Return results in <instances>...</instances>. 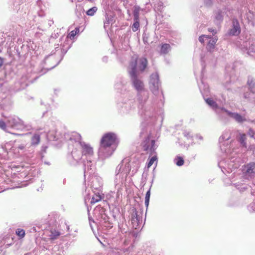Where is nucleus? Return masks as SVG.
<instances>
[{"mask_svg":"<svg viewBox=\"0 0 255 255\" xmlns=\"http://www.w3.org/2000/svg\"><path fill=\"white\" fill-rule=\"evenodd\" d=\"M116 139L115 134L111 132L107 133L103 136L101 140V146L104 148L110 147L115 143Z\"/></svg>","mask_w":255,"mask_h":255,"instance_id":"1","label":"nucleus"},{"mask_svg":"<svg viewBox=\"0 0 255 255\" xmlns=\"http://www.w3.org/2000/svg\"><path fill=\"white\" fill-rule=\"evenodd\" d=\"M155 141L154 140L150 141V137L148 136L141 144L142 149L144 151H150V154L154 152Z\"/></svg>","mask_w":255,"mask_h":255,"instance_id":"2","label":"nucleus"},{"mask_svg":"<svg viewBox=\"0 0 255 255\" xmlns=\"http://www.w3.org/2000/svg\"><path fill=\"white\" fill-rule=\"evenodd\" d=\"M132 84L134 89L138 92L144 90V85L143 82L138 78L137 75L130 76Z\"/></svg>","mask_w":255,"mask_h":255,"instance_id":"3","label":"nucleus"},{"mask_svg":"<svg viewBox=\"0 0 255 255\" xmlns=\"http://www.w3.org/2000/svg\"><path fill=\"white\" fill-rule=\"evenodd\" d=\"M79 143L81 147V152L82 155L89 156L93 155V148L91 146L90 144L82 141H80Z\"/></svg>","mask_w":255,"mask_h":255,"instance_id":"4","label":"nucleus"},{"mask_svg":"<svg viewBox=\"0 0 255 255\" xmlns=\"http://www.w3.org/2000/svg\"><path fill=\"white\" fill-rule=\"evenodd\" d=\"M244 173L246 176L253 177L255 174V162H250L244 166Z\"/></svg>","mask_w":255,"mask_h":255,"instance_id":"5","label":"nucleus"},{"mask_svg":"<svg viewBox=\"0 0 255 255\" xmlns=\"http://www.w3.org/2000/svg\"><path fill=\"white\" fill-rule=\"evenodd\" d=\"M138 56L137 55L133 56L131 61L129 64V68L130 70L129 71L130 76H134L136 74V66Z\"/></svg>","mask_w":255,"mask_h":255,"instance_id":"6","label":"nucleus"},{"mask_svg":"<svg viewBox=\"0 0 255 255\" xmlns=\"http://www.w3.org/2000/svg\"><path fill=\"white\" fill-rule=\"evenodd\" d=\"M140 221V217L137 215L136 209L133 208L131 211V222L133 227L136 229L139 225Z\"/></svg>","mask_w":255,"mask_h":255,"instance_id":"7","label":"nucleus"},{"mask_svg":"<svg viewBox=\"0 0 255 255\" xmlns=\"http://www.w3.org/2000/svg\"><path fill=\"white\" fill-rule=\"evenodd\" d=\"M150 89L153 92H156L159 89V77L157 75H152L150 79Z\"/></svg>","mask_w":255,"mask_h":255,"instance_id":"8","label":"nucleus"},{"mask_svg":"<svg viewBox=\"0 0 255 255\" xmlns=\"http://www.w3.org/2000/svg\"><path fill=\"white\" fill-rule=\"evenodd\" d=\"M98 220L99 221V223L105 227L111 228V224L108 221V217L105 213H99L97 216Z\"/></svg>","mask_w":255,"mask_h":255,"instance_id":"9","label":"nucleus"},{"mask_svg":"<svg viewBox=\"0 0 255 255\" xmlns=\"http://www.w3.org/2000/svg\"><path fill=\"white\" fill-rule=\"evenodd\" d=\"M7 124L12 128H15L20 125L21 121L17 118H11L7 120Z\"/></svg>","mask_w":255,"mask_h":255,"instance_id":"10","label":"nucleus"},{"mask_svg":"<svg viewBox=\"0 0 255 255\" xmlns=\"http://www.w3.org/2000/svg\"><path fill=\"white\" fill-rule=\"evenodd\" d=\"M147 60L145 58H141L139 59V63L138 65V68L141 71H143L147 67Z\"/></svg>","mask_w":255,"mask_h":255,"instance_id":"11","label":"nucleus"},{"mask_svg":"<svg viewBox=\"0 0 255 255\" xmlns=\"http://www.w3.org/2000/svg\"><path fill=\"white\" fill-rule=\"evenodd\" d=\"M229 115L233 118L238 122H242L245 121V119L238 113H233L231 112H228Z\"/></svg>","mask_w":255,"mask_h":255,"instance_id":"12","label":"nucleus"},{"mask_svg":"<svg viewBox=\"0 0 255 255\" xmlns=\"http://www.w3.org/2000/svg\"><path fill=\"white\" fill-rule=\"evenodd\" d=\"M240 33V27L239 24L237 23L234 24V27L230 30V33L233 35H238Z\"/></svg>","mask_w":255,"mask_h":255,"instance_id":"13","label":"nucleus"},{"mask_svg":"<svg viewBox=\"0 0 255 255\" xmlns=\"http://www.w3.org/2000/svg\"><path fill=\"white\" fill-rule=\"evenodd\" d=\"M102 199V197L99 193H95L92 198L91 201V204H94Z\"/></svg>","mask_w":255,"mask_h":255,"instance_id":"14","label":"nucleus"},{"mask_svg":"<svg viewBox=\"0 0 255 255\" xmlns=\"http://www.w3.org/2000/svg\"><path fill=\"white\" fill-rule=\"evenodd\" d=\"M40 137L38 134H34L31 138V144L32 145H37L40 142Z\"/></svg>","mask_w":255,"mask_h":255,"instance_id":"15","label":"nucleus"},{"mask_svg":"<svg viewBox=\"0 0 255 255\" xmlns=\"http://www.w3.org/2000/svg\"><path fill=\"white\" fill-rule=\"evenodd\" d=\"M210 40L208 42L207 47L208 49L211 50L214 48V46L217 42V39L215 38H211L210 37Z\"/></svg>","mask_w":255,"mask_h":255,"instance_id":"16","label":"nucleus"},{"mask_svg":"<svg viewBox=\"0 0 255 255\" xmlns=\"http://www.w3.org/2000/svg\"><path fill=\"white\" fill-rule=\"evenodd\" d=\"M80 32V29L79 27H76L74 30L71 31L67 35V37L70 39H73L76 35L79 33Z\"/></svg>","mask_w":255,"mask_h":255,"instance_id":"17","label":"nucleus"},{"mask_svg":"<svg viewBox=\"0 0 255 255\" xmlns=\"http://www.w3.org/2000/svg\"><path fill=\"white\" fill-rule=\"evenodd\" d=\"M50 239L52 240H55L57 239L60 235V232L56 230H50Z\"/></svg>","mask_w":255,"mask_h":255,"instance_id":"18","label":"nucleus"},{"mask_svg":"<svg viewBox=\"0 0 255 255\" xmlns=\"http://www.w3.org/2000/svg\"><path fill=\"white\" fill-rule=\"evenodd\" d=\"M170 48V46L168 44L165 43V44H162L161 47V49H160V53L161 54L167 53Z\"/></svg>","mask_w":255,"mask_h":255,"instance_id":"19","label":"nucleus"},{"mask_svg":"<svg viewBox=\"0 0 255 255\" xmlns=\"http://www.w3.org/2000/svg\"><path fill=\"white\" fill-rule=\"evenodd\" d=\"M140 8L138 6H134L133 10L134 19H139V12Z\"/></svg>","mask_w":255,"mask_h":255,"instance_id":"20","label":"nucleus"},{"mask_svg":"<svg viewBox=\"0 0 255 255\" xmlns=\"http://www.w3.org/2000/svg\"><path fill=\"white\" fill-rule=\"evenodd\" d=\"M139 27V19H134V22L131 26L132 30L133 32L137 31Z\"/></svg>","mask_w":255,"mask_h":255,"instance_id":"21","label":"nucleus"},{"mask_svg":"<svg viewBox=\"0 0 255 255\" xmlns=\"http://www.w3.org/2000/svg\"><path fill=\"white\" fill-rule=\"evenodd\" d=\"M15 234L19 237L20 239L23 238L25 236V231L21 229H17L15 232Z\"/></svg>","mask_w":255,"mask_h":255,"instance_id":"22","label":"nucleus"},{"mask_svg":"<svg viewBox=\"0 0 255 255\" xmlns=\"http://www.w3.org/2000/svg\"><path fill=\"white\" fill-rule=\"evenodd\" d=\"M154 162H156V164H157V157L156 155H154L151 157L147 163V167L149 168L151 167Z\"/></svg>","mask_w":255,"mask_h":255,"instance_id":"23","label":"nucleus"},{"mask_svg":"<svg viewBox=\"0 0 255 255\" xmlns=\"http://www.w3.org/2000/svg\"><path fill=\"white\" fill-rule=\"evenodd\" d=\"M215 19L218 21H221L223 19V13L221 11H217L215 12Z\"/></svg>","mask_w":255,"mask_h":255,"instance_id":"24","label":"nucleus"},{"mask_svg":"<svg viewBox=\"0 0 255 255\" xmlns=\"http://www.w3.org/2000/svg\"><path fill=\"white\" fill-rule=\"evenodd\" d=\"M206 102L209 105H210L213 107L216 108L217 107V103L214 101H213L212 99H211L210 98H208V99H206Z\"/></svg>","mask_w":255,"mask_h":255,"instance_id":"25","label":"nucleus"},{"mask_svg":"<svg viewBox=\"0 0 255 255\" xmlns=\"http://www.w3.org/2000/svg\"><path fill=\"white\" fill-rule=\"evenodd\" d=\"M176 164L177 166H180L183 165L184 161L183 158L181 157H177L176 159Z\"/></svg>","mask_w":255,"mask_h":255,"instance_id":"26","label":"nucleus"},{"mask_svg":"<svg viewBox=\"0 0 255 255\" xmlns=\"http://www.w3.org/2000/svg\"><path fill=\"white\" fill-rule=\"evenodd\" d=\"M246 139V134L244 133L241 134V136L240 137V141L241 143L244 146H246V143L245 142Z\"/></svg>","mask_w":255,"mask_h":255,"instance_id":"27","label":"nucleus"},{"mask_svg":"<svg viewBox=\"0 0 255 255\" xmlns=\"http://www.w3.org/2000/svg\"><path fill=\"white\" fill-rule=\"evenodd\" d=\"M150 196V190H148L146 193L145 198V204L146 207H147L149 205Z\"/></svg>","mask_w":255,"mask_h":255,"instance_id":"28","label":"nucleus"},{"mask_svg":"<svg viewBox=\"0 0 255 255\" xmlns=\"http://www.w3.org/2000/svg\"><path fill=\"white\" fill-rule=\"evenodd\" d=\"M97 8L96 7H93L90 9H89L86 12L87 14L88 15L92 16L94 14L95 12L97 10Z\"/></svg>","mask_w":255,"mask_h":255,"instance_id":"29","label":"nucleus"},{"mask_svg":"<svg viewBox=\"0 0 255 255\" xmlns=\"http://www.w3.org/2000/svg\"><path fill=\"white\" fill-rule=\"evenodd\" d=\"M210 36L206 35H202L199 37V40L201 43H204L205 42V38L209 39Z\"/></svg>","mask_w":255,"mask_h":255,"instance_id":"30","label":"nucleus"},{"mask_svg":"<svg viewBox=\"0 0 255 255\" xmlns=\"http://www.w3.org/2000/svg\"><path fill=\"white\" fill-rule=\"evenodd\" d=\"M0 128L3 130H5L6 128V124L2 120H0Z\"/></svg>","mask_w":255,"mask_h":255,"instance_id":"31","label":"nucleus"},{"mask_svg":"<svg viewBox=\"0 0 255 255\" xmlns=\"http://www.w3.org/2000/svg\"><path fill=\"white\" fill-rule=\"evenodd\" d=\"M248 84L251 88H253L254 87H255V83L253 80H251L250 81H248Z\"/></svg>","mask_w":255,"mask_h":255,"instance_id":"32","label":"nucleus"},{"mask_svg":"<svg viewBox=\"0 0 255 255\" xmlns=\"http://www.w3.org/2000/svg\"><path fill=\"white\" fill-rule=\"evenodd\" d=\"M3 65V59L0 57V67Z\"/></svg>","mask_w":255,"mask_h":255,"instance_id":"33","label":"nucleus"},{"mask_svg":"<svg viewBox=\"0 0 255 255\" xmlns=\"http://www.w3.org/2000/svg\"><path fill=\"white\" fill-rule=\"evenodd\" d=\"M89 1H93V0H88Z\"/></svg>","mask_w":255,"mask_h":255,"instance_id":"34","label":"nucleus"}]
</instances>
